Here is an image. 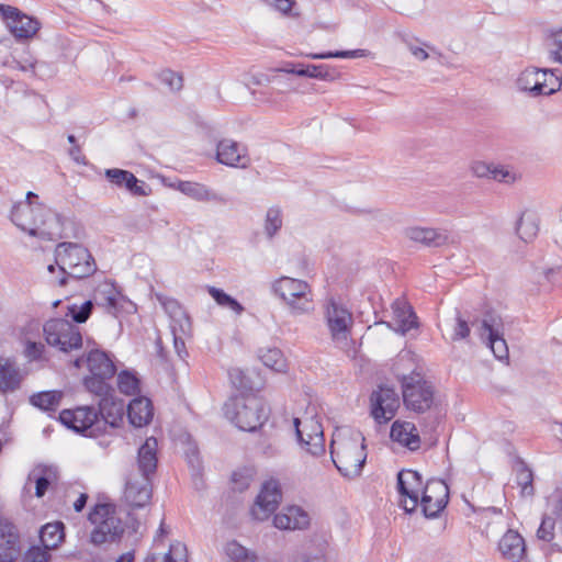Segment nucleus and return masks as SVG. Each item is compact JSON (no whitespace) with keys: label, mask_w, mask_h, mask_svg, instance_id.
Masks as SVG:
<instances>
[{"label":"nucleus","mask_w":562,"mask_h":562,"mask_svg":"<svg viewBox=\"0 0 562 562\" xmlns=\"http://www.w3.org/2000/svg\"><path fill=\"white\" fill-rule=\"evenodd\" d=\"M10 220L30 236L47 240L63 237L64 220L61 215L40 203L38 195L32 191L26 193L24 201L12 205Z\"/></svg>","instance_id":"nucleus-1"},{"label":"nucleus","mask_w":562,"mask_h":562,"mask_svg":"<svg viewBox=\"0 0 562 562\" xmlns=\"http://www.w3.org/2000/svg\"><path fill=\"white\" fill-rule=\"evenodd\" d=\"M55 262L60 277L55 282L63 286L67 279H83L97 271V263L88 248L77 243H59L55 249Z\"/></svg>","instance_id":"nucleus-2"},{"label":"nucleus","mask_w":562,"mask_h":562,"mask_svg":"<svg viewBox=\"0 0 562 562\" xmlns=\"http://www.w3.org/2000/svg\"><path fill=\"white\" fill-rule=\"evenodd\" d=\"M225 417L238 429L256 431L268 419V409L262 398L255 394L232 396L225 402Z\"/></svg>","instance_id":"nucleus-3"},{"label":"nucleus","mask_w":562,"mask_h":562,"mask_svg":"<svg viewBox=\"0 0 562 562\" xmlns=\"http://www.w3.org/2000/svg\"><path fill=\"white\" fill-rule=\"evenodd\" d=\"M364 437L355 431L349 438L331 443V459L337 470L346 477L360 475L367 460Z\"/></svg>","instance_id":"nucleus-4"},{"label":"nucleus","mask_w":562,"mask_h":562,"mask_svg":"<svg viewBox=\"0 0 562 562\" xmlns=\"http://www.w3.org/2000/svg\"><path fill=\"white\" fill-rule=\"evenodd\" d=\"M88 519L94 525L90 533V542L94 546L116 542L124 533L122 520L111 504H97L89 513Z\"/></svg>","instance_id":"nucleus-5"},{"label":"nucleus","mask_w":562,"mask_h":562,"mask_svg":"<svg viewBox=\"0 0 562 562\" xmlns=\"http://www.w3.org/2000/svg\"><path fill=\"white\" fill-rule=\"evenodd\" d=\"M272 289L286 303L293 314H303L312 308L311 288L307 282L282 277L272 284Z\"/></svg>","instance_id":"nucleus-6"},{"label":"nucleus","mask_w":562,"mask_h":562,"mask_svg":"<svg viewBox=\"0 0 562 562\" xmlns=\"http://www.w3.org/2000/svg\"><path fill=\"white\" fill-rule=\"evenodd\" d=\"M402 394L406 408L418 414L425 413L434 404V387L418 373L402 378Z\"/></svg>","instance_id":"nucleus-7"},{"label":"nucleus","mask_w":562,"mask_h":562,"mask_svg":"<svg viewBox=\"0 0 562 562\" xmlns=\"http://www.w3.org/2000/svg\"><path fill=\"white\" fill-rule=\"evenodd\" d=\"M46 342L63 352L79 349L82 336L79 328L65 318H52L43 326Z\"/></svg>","instance_id":"nucleus-8"},{"label":"nucleus","mask_w":562,"mask_h":562,"mask_svg":"<svg viewBox=\"0 0 562 562\" xmlns=\"http://www.w3.org/2000/svg\"><path fill=\"white\" fill-rule=\"evenodd\" d=\"M293 425L299 443L314 457L325 452V439L323 426L316 416L294 418Z\"/></svg>","instance_id":"nucleus-9"},{"label":"nucleus","mask_w":562,"mask_h":562,"mask_svg":"<svg viewBox=\"0 0 562 562\" xmlns=\"http://www.w3.org/2000/svg\"><path fill=\"white\" fill-rule=\"evenodd\" d=\"M60 423L67 428L79 432L101 431L100 419L93 406H79L75 409H64L59 413Z\"/></svg>","instance_id":"nucleus-10"},{"label":"nucleus","mask_w":562,"mask_h":562,"mask_svg":"<svg viewBox=\"0 0 562 562\" xmlns=\"http://www.w3.org/2000/svg\"><path fill=\"white\" fill-rule=\"evenodd\" d=\"M325 315L331 338L335 341H346L351 334L353 325L351 312L341 303L330 297L326 303Z\"/></svg>","instance_id":"nucleus-11"},{"label":"nucleus","mask_w":562,"mask_h":562,"mask_svg":"<svg viewBox=\"0 0 562 562\" xmlns=\"http://www.w3.org/2000/svg\"><path fill=\"white\" fill-rule=\"evenodd\" d=\"M371 416L378 424H386L400 407V397L394 389L380 385L370 395Z\"/></svg>","instance_id":"nucleus-12"},{"label":"nucleus","mask_w":562,"mask_h":562,"mask_svg":"<svg viewBox=\"0 0 562 562\" xmlns=\"http://www.w3.org/2000/svg\"><path fill=\"white\" fill-rule=\"evenodd\" d=\"M449 487L442 480L427 481L419 498L422 510L427 518H436L447 506Z\"/></svg>","instance_id":"nucleus-13"},{"label":"nucleus","mask_w":562,"mask_h":562,"mask_svg":"<svg viewBox=\"0 0 562 562\" xmlns=\"http://www.w3.org/2000/svg\"><path fill=\"white\" fill-rule=\"evenodd\" d=\"M281 499L282 491L279 481L276 479L266 481L251 507L252 517L260 521L268 519L277 510Z\"/></svg>","instance_id":"nucleus-14"},{"label":"nucleus","mask_w":562,"mask_h":562,"mask_svg":"<svg viewBox=\"0 0 562 562\" xmlns=\"http://www.w3.org/2000/svg\"><path fill=\"white\" fill-rule=\"evenodd\" d=\"M0 13L10 32L18 40L33 37L41 27V23L35 18L26 15L15 7L0 4Z\"/></svg>","instance_id":"nucleus-15"},{"label":"nucleus","mask_w":562,"mask_h":562,"mask_svg":"<svg viewBox=\"0 0 562 562\" xmlns=\"http://www.w3.org/2000/svg\"><path fill=\"white\" fill-rule=\"evenodd\" d=\"M422 475L414 470H402L397 473V491L407 499L402 501L406 513H413L419 504L424 488Z\"/></svg>","instance_id":"nucleus-16"},{"label":"nucleus","mask_w":562,"mask_h":562,"mask_svg":"<svg viewBox=\"0 0 562 562\" xmlns=\"http://www.w3.org/2000/svg\"><path fill=\"white\" fill-rule=\"evenodd\" d=\"M216 160L222 165L236 168H247L250 165L247 148L229 138L217 143Z\"/></svg>","instance_id":"nucleus-17"},{"label":"nucleus","mask_w":562,"mask_h":562,"mask_svg":"<svg viewBox=\"0 0 562 562\" xmlns=\"http://www.w3.org/2000/svg\"><path fill=\"white\" fill-rule=\"evenodd\" d=\"M22 552L20 533L15 525L0 520V562L16 561Z\"/></svg>","instance_id":"nucleus-18"},{"label":"nucleus","mask_w":562,"mask_h":562,"mask_svg":"<svg viewBox=\"0 0 562 562\" xmlns=\"http://www.w3.org/2000/svg\"><path fill=\"white\" fill-rule=\"evenodd\" d=\"M153 494L151 479L146 476H128L124 497L126 503L133 508H142L146 506Z\"/></svg>","instance_id":"nucleus-19"},{"label":"nucleus","mask_w":562,"mask_h":562,"mask_svg":"<svg viewBox=\"0 0 562 562\" xmlns=\"http://www.w3.org/2000/svg\"><path fill=\"white\" fill-rule=\"evenodd\" d=\"M105 178L114 186L126 189L136 196H146L149 194L147 184L138 180L135 175L128 170L110 168L104 171Z\"/></svg>","instance_id":"nucleus-20"},{"label":"nucleus","mask_w":562,"mask_h":562,"mask_svg":"<svg viewBox=\"0 0 562 562\" xmlns=\"http://www.w3.org/2000/svg\"><path fill=\"white\" fill-rule=\"evenodd\" d=\"M98 415L100 419L101 431L109 425L113 428L119 427L124 416V402L116 400L113 394L99 400Z\"/></svg>","instance_id":"nucleus-21"},{"label":"nucleus","mask_w":562,"mask_h":562,"mask_svg":"<svg viewBox=\"0 0 562 562\" xmlns=\"http://www.w3.org/2000/svg\"><path fill=\"white\" fill-rule=\"evenodd\" d=\"M273 525L282 530H303L310 525V516L300 506H286L274 516Z\"/></svg>","instance_id":"nucleus-22"},{"label":"nucleus","mask_w":562,"mask_h":562,"mask_svg":"<svg viewBox=\"0 0 562 562\" xmlns=\"http://www.w3.org/2000/svg\"><path fill=\"white\" fill-rule=\"evenodd\" d=\"M405 236L409 240L425 247H440L449 241V234L447 231L430 227H408L405 229Z\"/></svg>","instance_id":"nucleus-23"},{"label":"nucleus","mask_w":562,"mask_h":562,"mask_svg":"<svg viewBox=\"0 0 562 562\" xmlns=\"http://www.w3.org/2000/svg\"><path fill=\"white\" fill-rule=\"evenodd\" d=\"M86 363L90 375L114 378L116 367L112 358L103 350L93 349L88 352Z\"/></svg>","instance_id":"nucleus-24"},{"label":"nucleus","mask_w":562,"mask_h":562,"mask_svg":"<svg viewBox=\"0 0 562 562\" xmlns=\"http://www.w3.org/2000/svg\"><path fill=\"white\" fill-rule=\"evenodd\" d=\"M158 442L155 437H149L138 449L137 465L139 475L150 477L157 469Z\"/></svg>","instance_id":"nucleus-25"},{"label":"nucleus","mask_w":562,"mask_h":562,"mask_svg":"<svg viewBox=\"0 0 562 562\" xmlns=\"http://www.w3.org/2000/svg\"><path fill=\"white\" fill-rule=\"evenodd\" d=\"M177 190L198 202H225V199L220 193L203 183L194 181H179Z\"/></svg>","instance_id":"nucleus-26"},{"label":"nucleus","mask_w":562,"mask_h":562,"mask_svg":"<svg viewBox=\"0 0 562 562\" xmlns=\"http://www.w3.org/2000/svg\"><path fill=\"white\" fill-rule=\"evenodd\" d=\"M392 311L395 331L404 335L417 327V316L407 302L395 300L392 304Z\"/></svg>","instance_id":"nucleus-27"},{"label":"nucleus","mask_w":562,"mask_h":562,"mask_svg":"<svg viewBox=\"0 0 562 562\" xmlns=\"http://www.w3.org/2000/svg\"><path fill=\"white\" fill-rule=\"evenodd\" d=\"M498 549L502 555L510 561L519 562L526 553L524 538L514 530H508L499 540Z\"/></svg>","instance_id":"nucleus-28"},{"label":"nucleus","mask_w":562,"mask_h":562,"mask_svg":"<svg viewBox=\"0 0 562 562\" xmlns=\"http://www.w3.org/2000/svg\"><path fill=\"white\" fill-rule=\"evenodd\" d=\"M392 440L415 451L419 448L420 439L414 424L396 420L393 423L390 431Z\"/></svg>","instance_id":"nucleus-29"},{"label":"nucleus","mask_w":562,"mask_h":562,"mask_svg":"<svg viewBox=\"0 0 562 562\" xmlns=\"http://www.w3.org/2000/svg\"><path fill=\"white\" fill-rule=\"evenodd\" d=\"M480 335L487 339V345L498 360L508 359V347L506 340L502 337L498 329L494 328L487 318L480 324Z\"/></svg>","instance_id":"nucleus-30"},{"label":"nucleus","mask_w":562,"mask_h":562,"mask_svg":"<svg viewBox=\"0 0 562 562\" xmlns=\"http://www.w3.org/2000/svg\"><path fill=\"white\" fill-rule=\"evenodd\" d=\"M153 404L147 397H136L127 406V417L135 427L147 425L153 418Z\"/></svg>","instance_id":"nucleus-31"},{"label":"nucleus","mask_w":562,"mask_h":562,"mask_svg":"<svg viewBox=\"0 0 562 562\" xmlns=\"http://www.w3.org/2000/svg\"><path fill=\"white\" fill-rule=\"evenodd\" d=\"M121 293L111 281L100 283L94 290V300L98 304L104 306L111 314H115L120 305Z\"/></svg>","instance_id":"nucleus-32"},{"label":"nucleus","mask_w":562,"mask_h":562,"mask_svg":"<svg viewBox=\"0 0 562 562\" xmlns=\"http://www.w3.org/2000/svg\"><path fill=\"white\" fill-rule=\"evenodd\" d=\"M22 374L14 360L0 358V390L14 391L20 387Z\"/></svg>","instance_id":"nucleus-33"},{"label":"nucleus","mask_w":562,"mask_h":562,"mask_svg":"<svg viewBox=\"0 0 562 562\" xmlns=\"http://www.w3.org/2000/svg\"><path fill=\"white\" fill-rule=\"evenodd\" d=\"M540 76H542L540 68L528 67L519 74L516 86L520 91L528 92L532 97L542 95Z\"/></svg>","instance_id":"nucleus-34"},{"label":"nucleus","mask_w":562,"mask_h":562,"mask_svg":"<svg viewBox=\"0 0 562 562\" xmlns=\"http://www.w3.org/2000/svg\"><path fill=\"white\" fill-rule=\"evenodd\" d=\"M65 526L61 521L48 522L40 530V540L45 550H52L59 546L64 540Z\"/></svg>","instance_id":"nucleus-35"},{"label":"nucleus","mask_w":562,"mask_h":562,"mask_svg":"<svg viewBox=\"0 0 562 562\" xmlns=\"http://www.w3.org/2000/svg\"><path fill=\"white\" fill-rule=\"evenodd\" d=\"M112 379L113 378H99L89 374L83 379V386L89 393L95 395L99 400H103V397L114 393V389L110 383Z\"/></svg>","instance_id":"nucleus-36"},{"label":"nucleus","mask_w":562,"mask_h":562,"mask_svg":"<svg viewBox=\"0 0 562 562\" xmlns=\"http://www.w3.org/2000/svg\"><path fill=\"white\" fill-rule=\"evenodd\" d=\"M224 553L228 562H258L255 552L248 550L236 540H231L224 546Z\"/></svg>","instance_id":"nucleus-37"},{"label":"nucleus","mask_w":562,"mask_h":562,"mask_svg":"<svg viewBox=\"0 0 562 562\" xmlns=\"http://www.w3.org/2000/svg\"><path fill=\"white\" fill-rule=\"evenodd\" d=\"M539 222L536 215L522 213L517 222L516 232L525 243L531 241L538 234Z\"/></svg>","instance_id":"nucleus-38"},{"label":"nucleus","mask_w":562,"mask_h":562,"mask_svg":"<svg viewBox=\"0 0 562 562\" xmlns=\"http://www.w3.org/2000/svg\"><path fill=\"white\" fill-rule=\"evenodd\" d=\"M61 392L58 391H44L33 394L30 397V403L43 411H55L61 400Z\"/></svg>","instance_id":"nucleus-39"},{"label":"nucleus","mask_w":562,"mask_h":562,"mask_svg":"<svg viewBox=\"0 0 562 562\" xmlns=\"http://www.w3.org/2000/svg\"><path fill=\"white\" fill-rule=\"evenodd\" d=\"M259 358L263 366L276 372H283L286 369L285 358L283 357L282 351L278 348L260 350Z\"/></svg>","instance_id":"nucleus-40"},{"label":"nucleus","mask_w":562,"mask_h":562,"mask_svg":"<svg viewBox=\"0 0 562 562\" xmlns=\"http://www.w3.org/2000/svg\"><path fill=\"white\" fill-rule=\"evenodd\" d=\"M283 224L282 211L278 206H271L266 213L265 233L272 238L280 231Z\"/></svg>","instance_id":"nucleus-41"},{"label":"nucleus","mask_w":562,"mask_h":562,"mask_svg":"<svg viewBox=\"0 0 562 562\" xmlns=\"http://www.w3.org/2000/svg\"><path fill=\"white\" fill-rule=\"evenodd\" d=\"M209 293L218 305L227 307L236 314H240L244 311L243 305L236 299L225 293L222 289L209 286Z\"/></svg>","instance_id":"nucleus-42"},{"label":"nucleus","mask_w":562,"mask_h":562,"mask_svg":"<svg viewBox=\"0 0 562 562\" xmlns=\"http://www.w3.org/2000/svg\"><path fill=\"white\" fill-rule=\"evenodd\" d=\"M117 387L123 394L135 395L139 392V380L131 371L123 370L117 375Z\"/></svg>","instance_id":"nucleus-43"},{"label":"nucleus","mask_w":562,"mask_h":562,"mask_svg":"<svg viewBox=\"0 0 562 562\" xmlns=\"http://www.w3.org/2000/svg\"><path fill=\"white\" fill-rule=\"evenodd\" d=\"M296 76L327 80L331 78L326 65H303L297 64Z\"/></svg>","instance_id":"nucleus-44"},{"label":"nucleus","mask_w":562,"mask_h":562,"mask_svg":"<svg viewBox=\"0 0 562 562\" xmlns=\"http://www.w3.org/2000/svg\"><path fill=\"white\" fill-rule=\"evenodd\" d=\"M66 316H70L71 319L77 324H82L88 321L93 310V302L88 300L81 305L71 304L67 307Z\"/></svg>","instance_id":"nucleus-45"},{"label":"nucleus","mask_w":562,"mask_h":562,"mask_svg":"<svg viewBox=\"0 0 562 562\" xmlns=\"http://www.w3.org/2000/svg\"><path fill=\"white\" fill-rule=\"evenodd\" d=\"M303 55L311 59L359 58V57L367 56V50H364V49L336 50V52H324V53H308V54H303Z\"/></svg>","instance_id":"nucleus-46"},{"label":"nucleus","mask_w":562,"mask_h":562,"mask_svg":"<svg viewBox=\"0 0 562 562\" xmlns=\"http://www.w3.org/2000/svg\"><path fill=\"white\" fill-rule=\"evenodd\" d=\"M540 83L543 90L542 95H551L560 90L562 82L561 79L554 74L552 69L540 68Z\"/></svg>","instance_id":"nucleus-47"},{"label":"nucleus","mask_w":562,"mask_h":562,"mask_svg":"<svg viewBox=\"0 0 562 562\" xmlns=\"http://www.w3.org/2000/svg\"><path fill=\"white\" fill-rule=\"evenodd\" d=\"M156 558L148 557L146 562H155ZM165 562H188V551L184 543L175 541L170 544L169 551L165 554Z\"/></svg>","instance_id":"nucleus-48"},{"label":"nucleus","mask_w":562,"mask_h":562,"mask_svg":"<svg viewBox=\"0 0 562 562\" xmlns=\"http://www.w3.org/2000/svg\"><path fill=\"white\" fill-rule=\"evenodd\" d=\"M549 56L553 61L562 64V29L552 31L549 36Z\"/></svg>","instance_id":"nucleus-49"},{"label":"nucleus","mask_w":562,"mask_h":562,"mask_svg":"<svg viewBox=\"0 0 562 562\" xmlns=\"http://www.w3.org/2000/svg\"><path fill=\"white\" fill-rule=\"evenodd\" d=\"M37 60L33 56H25L21 58L13 57L12 60L7 61L5 65L11 69H16L23 72L35 75V67Z\"/></svg>","instance_id":"nucleus-50"},{"label":"nucleus","mask_w":562,"mask_h":562,"mask_svg":"<svg viewBox=\"0 0 562 562\" xmlns=\"http://www.w3.org/2000/svg\"><path fill=\"white\" fill-rule=\"evenodd\" d=\"M252 481V471L250 469H239L232 474L234 490L243 492L247 490Z\"/></svg>","instance_id":"nucleus-51"},{"label":"nucleus","mask_w":562,"mask_h":562,"mask_svg":"<svg viewBox=\"0 0 562 562\" xmlns=\"http://www.w3.org/2000/svg\"><path fill=\"white\" fill-rule=\"evenodd\" d=\"M159 79L164 85L168 86L169 89L172 91H179L183 86L182 77L179 74H177L170 69L162 70L159 74Z\"/></svg>","instance_id":"nucleus-52"},{"label":"nucleus","mask_w":562,"mask_h":562,"mask_svg":"<svg viewBox=\"0 0 562 562\" xmlns=\"http://www.w3.org/2000/svg\"><path fill=\"white\" fill-rule=\"evenodd\" d=\"M554 526H555L554 518H552L550 516H544L542 518V521H541L538 530H537L538 539L550 542L554 538V533H553Z\"/></svg>","instance_id":"nucleus-53"},{"label":"nucleus","mask_w":562,"mask_h":562,"mask_svg":"<svg viewBox=\"0 0 562 562\" xmlns=\"http://www.w3.org/2000/svg\"><path fill=\"white\" fill-rule=\"evenodd\" d=\"M469 335H470L469 323L465 319H463L460 316V313L458 312L457 317H456V325L453 328L452 340L456 341V340L465 339L469 337Z\"/></svg>","instance_id":"nucleus-54"},{"label":"nucleus","mask_w":562,"mask_h":562,"mask_svg":"<svg viewBox=\"0 0 562 562\" xmlns=\"http://www.w3.org/2000/svg\"><path fill=\"white\" fill-rule=\"evenodd\" d=\"M49 554L45 549L31 547L24 554L23 562H48Z\"/></svg>","instance_id":"nucleus-55"},{"label":"nucleus","mask_w":562,"mask_h":562,"mask_svg":"<svg viewBox=\"0 0 562 562\" xmlns=\"http://www.w3.org/2000/svg\"><path fill=\"white\" fill-rule=\"evenodd\" d=\"M532 472L529 469H521L517 473V483L521 486L524 493H532Z\"/></svg>","instance_id":"nucleus-56"},{"label":"nucleus","mask_w":562,"mask_h":562,"mask_svg":"<svg viewBox=\"0 0 562 562\" xmlns=\"http://www.w3.org/2000/svg\"><path fill=\"white\" fill-rule=\"evenodd\" d=\"M158 300L160 301V303L162 304L165 311L172 317V318H176L177 316H182L184 315V312L182 311L180 304L178 303V301L173 300V299H166V297H161V296H158Z\"/></svg>","instance_id":"nucleus-57"},{"label":"nucleus","mask_w":562,"mask_h":562,"mask_svg":"<svg viewBox=\"0 0 562 562\" xmlns=\"http://www.w3.org/2000/svg\"><path fill=\"white\" fill-rule=\"evenodd\" d=\"M44 345L36 341H27L25 346V356L31 360H40L44 352Z\"/></svg>","instance_id":"nucleus-58"},{"label":"nucleus","mask_w":562,"mask_h":562,"mask_svg":"<svg viewBox=\"0 0 562 562\" xmlns=\"http://www.w3.org/2000/svg\"><path fill=\"white\" fill-rule=\"evenodd\" d=\"M491 167L492 165L484 161H474L471 165V170L473 175L479 178H488L491 175Z\"/></svg>","instance_id":"nucleus-59"},{"label":"nucleus","mask_w":562,"mask_h":562,"mask_svg":"<svg viewBox=\"0 0 562 562\" xmlns=\"http://www.w3.org/2000/svg\"><path fill=\"white\" fill-rule=\"evenodd\" d=\"M229 374V378H231V381L232 383L237 387V389H247V384L245 383V374L244 372L240 370V369H232L229 370L228 372Z\"/></svg>","instance_id":"nucleus-60"},{"label":"nucleus","mask_w":562,"mask_h":562,"mask_svg":"<svg viewBox=\"0 0 562 562\" xmlns=\"http://www.w3.org/2000/svg\"><path fill=\"white\" fill-rule=\"evenodd\" d=\"M50 485V479L47 475H41L35 480V495L42 497Z\"/></svg>","instance_id":"nucleus-61"},{"label":"nucleus","mask_w":562,"mask_h":562,"mask_svg":"<svg viewBox=\"0 0 562 562\" xmlns=\"http://www.w3.org/2000/svg\"><path fill=\"white\" fill-rule=\"evenodd\" d=\"M488 178H492L497 181H505V182L509 181L508 178L513 179L510 173L507 170H505L503 167H496L493 165L491 167V175Z\"/></svg>","instance_id":"nucleus-62"},{"label":"nucleus","mask_w":562,"mask_h":562,"mask_svg":"<svg viewBox=\"0 0 562 562\" xmlns=\"http://www.w3.org/2000/svg\"><path fill=\"white\" fill-rule=\"evenodd\" d=\"M69 155L70 157L78 164H86V158L85 156L82 155L81 153V148L80 146L78 145H74L70 149H69Z\"/></svg>","instance_id":"nucleus-63"},{"label":"nucleus","mask_w":562,"mask_h":562,"mask_svg":"<svg viewBox=\"0 0 562 562\" xmlns=\"http://www.w3.org/2000/svg\"><path fill=\"white\" fill-rule=\"evenodd\" d=\"M322 558L311 557L307 553H299L293 558L292 562H321Z\"/></svg>","instance_id":"nucleus-64"}]
</instances>
